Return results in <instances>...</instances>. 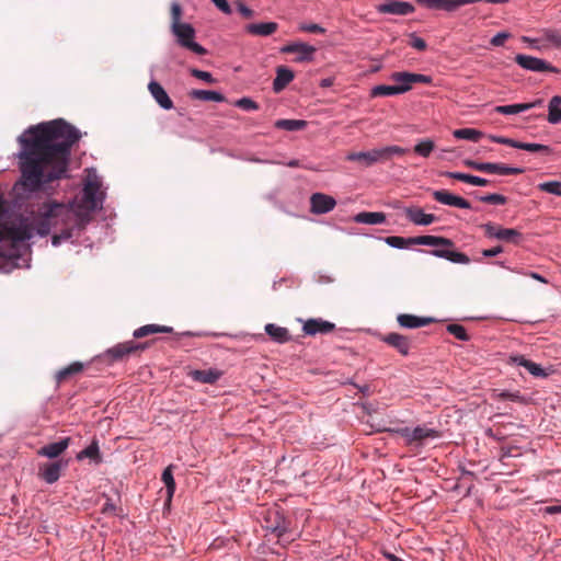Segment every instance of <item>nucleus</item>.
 <instances>
[{"label":"nucleus","instance_id":"nucleus-24","mask_svg":"<svg viewBox=\"0 0 561 561\" xmlns=\"http://www.w3.org/2000/svg\"><path fill=\"white\" fill-rule=\"evenodd\" d=\"M541 104V100H537L530 103H519V104H511V105H499L494 108V112L503 115H514L522 113L524 111L530 110L537 105Z\"/></svg>","mask_w":561,"mask_h":561},{"label":"nucleus","instance_id":"nucleus-46","mask_svg":"<svg viewBox=\"0 0 561 561\" xmlns=\"http://www.w3.org/2000/svg\"><path fill=\"white\" fill-rule=\"evenodd\" d=\"M538 188L542 192H547L550 194L561 196V182H559V181H550V182L540 183L538 185Z\"/></svg>","mask_w":561,"mask_h":561},{"label":"nucleus","instance_id":"nucleus-55","mask_svg":"<svg viewBox=\"0 0 561 561\" xmlns=\"http://www.w3.org/2000/svg\"><path fill=\"white\" fill-rule=\"evenodd\" d=\"M399 436H401L408 445H413V428L410 427H401L394 431Z\"/></svg>","mask_w":561,"mask_h":561},{"label":"nucleus","instance_id":"nucleus-1","mask_svg":"<svg viewBox=\"0 0 561 561\" xmlns=\"http://www.w3.org/2000/svg\"><path fill=\"white\" fill-rule=\"evenodd\" d=\"M80 131L62 118L30 126L18 138L22 185L30 192L44 190L67 171L71 148Z\"/></svg>","mask_w":561,"mask_h":561},{"label":"nucleus","instance_id":"nucleus-52","mask_svg":"<svg viewBox=\"0 0 561 561\" xmlns=\"http://www.w3.org/2000/svg\"><path fill=\"white\" fill-rule=\"evenodd\" d=\"M299 30L307 33H316V34H323L325 33V30L316 23H302L299 25Z\"/></svg>","mask_w":561,"mask_h":561},{"label":"nucleus","instance_id":"nucleus-26","mask_svg":"<svg viewBox=\"0 0 561 561\" xmlns=\"http://www.w3.org/2000/svg\"><path fill=\"white\" fill-rule=\"evenodd\" d=\"M173 328L168 325H160V324H146L142 325L134 331V337L135 339H141L145 336H148L150 334L156 333H172Z\"/></svg>","mask_w":561,"mask_h":561},{"label":"nucleus","instance_id":"nucleus-20","mask_svg":"<svg viewBox=\"0 0 561 561\" xmlns=\"http://www.w3.org/2000/svg\"><path fill=\"white\" fill-rule=\"evenodd\" d=\"M397 321L402 328L416 329L434 322V319L426 317H417L409 313H401L397 317Z\"/></svg>","mask_w":561,"mask_h":561},{"label":"nucleus","instance_id":"nucleus-14","mask_svg":"<svg viewBox=\"0 0 561 561\" xmlns=\"http://www.w3.org/2000/svg\"><path fill=\"white\" fill-rule=\"evenodd\" d=\"M335 329V324L321 318H312L305 321L302 331L306 335H316L318 333L328 334Z\"/></svg>","mask_w":561,"mask_h":561},{"label":"nucleus","instance_id":"nucleus-12","mask_svg":"<svg viewBox=\"0 0 561 561\" xmlns=\"http://www.w3.org/2000/svg\"><path fill=\"white\" fill-rule=\"evenodd\" d=\"M280 51L285 54H297L295 61L304 62L312 60L316 47L306 43L297 42L282 47Z\"/></svg>","mask_w":561,"mask_h":561},{"label":"nucleus","instance_id":"nucleus-41","mask_svg":"<svg viewBox=\"0 0 561 561\" xmlns=\"http://www.w3.org/2000/svg\"><path fill=\"white\" fill-rule=\"evenodd\" d=\"M161 479L167 486L168 497L171 500L175 491V481L172 474L171 466L164 469Z\"/></svg>","mask_w":561,"mask_h":561},{"label":"nucleus","instance_id":"nucleus-59","mask_svg":"<svg viewBox=\"0 0 561 561\" xmlns=\"http://www.w3.org/2000/svg\"><path fill=\"white\" fill-rule=\"evenodd\" d=\"M508 37H510L508 33H505V32L497 33L495 36L492 37L491 44L493 46H502Z\"/></svg>","mask_w":561,"mask_h":561},{"label":"nucleus","instance_id":"nucleus-42","mask_svg":"<svg viewBox=\"0 0 561 561\" xmlns=\"http://www.w3.org/2000/svg\"><path fill=\"white\" fill-rule=\"evenodd\" d=\"M435 148V144L431 139L420 141L414 146V152L421 157L427 158Z\"/></svg>","mask_w":561,"mask_h":561},{"label":"nucleus","instance_id":"nucleus-43","mask_svg":"<svg viewBox=\"0 0 561 561\" xmlns=\"http://www.w3.org/2000/svg\"><path fill=\"white\" fill-rule=\"evenodd\" d=\"M541 41L550 43L554 47H561V33L556 30H543Z\"/></svg>","mask_w":561,"mask_h":561},{"label":"nucleus","instance_id":"nucleus-44","mask_svg":"<svg viewBox=\"0 0 561 561\" xmlns=\"http://www.w3.org/2000/svg\"><path fill=\"white\" fill-rule=\"evenodd\" d=\"M82 458L100 460V450L96 442H93L91 445H89L87 448H84L78 454V459Z\"/></svg>","mask_w":561,"mask_h":561},{"label":"nucleus","instance_id":"nucleus-45","mask_svg":"<svg viewBox=\"0 0 561 561\" xmlns=\"http://www.w3.org/2000/svg\"><path fill=\"white\" fill-rule=\"evenodd\" d=\"M447 332L453 334L456 339H458L460 341H468L469 340V335L467 333V330L461 324H457V323L448 324L447 325Z\"/></svg>","mask_w":561,"mask_h":561},{"label":"nucleus","instance_id":"nucleus-16","mask_svg":"<svg viewBox=\"0 0 561 561\" xmlns=\"http://www.w3.org/2000/svg\"><path fill=\"white\" fill-rule=\"evenodd\" d=\"M70 445V437H65L59 442L47 444L37 450L38 456L50 459L58 458Z\"/></svg>","mask_w":561,"mask_h":561},{"label":"nucleus","instance_id":"nucleus-54","mask_svg":"<svg viewBox=\"0 0 561 561\" xmlns=\"http://www.w3.org/2000/svg\"><path fill=\"white\" fill-rule=\"evenodd\" d=\"M370 151L373 154L374 163L390 160L386 147L373 149Z\"/></svg>","mask_w":561,"mask_h":561},{"label":"nucleus","instance_id":"nucleus-22","mask_svg":"<svg viewBox=\"0 0 561 561\" xmlns=\"http://www.w3.org/2000/svg\"><path fill=\"white\" fill-rule=\"evenodd\" d=\"M295 78L294 72L285 67L278 66L276 68V78L273 81V90L276 93L283 91Z\"/></svg>","mask_w":561,"mask_h":561},{"label":"nucleus","instance_id":"nucleus-40","mask_svg":"<svg viewBox=\"0 0 561 561\" xmlns=\"http://www.w3.org/2000/svg\"><path fill=\"white\" fill-rule=\"evenodd\" d=\"M516 148L526 150V151H530V152H540V153H550L551 152V149L549 146L541 145V144H530V142L517 141Z\"/></svg>","mask_w":561,"mask_h":561},{"label":"nucleus","instance_id":"nucleus-15","mask_svg":"<svg viewBox=\"0 0 561 561\" xmlns=\"http://www.w3.org/2000/svg\"><path fill=\"white\" fill-rule=\"evenodd\" d=\"M433 197L436 202L444 204V205L454 206V207H458V208H465V209L471 208V204L467 199H465L460 196L454 195L446 190L434 191Z\"/></svg>","mask_w":561,"mask_h":561},{"label":"nucleus","instance_id":"nucleus-8","mask_svg":"<svg viewBox=\"0 0 561 561\" xmlns=\"http://www.w3.org/2000/svg\"><path fill=\"white\" fill-rule=\"evenodd\" d=\"M514 60L518 66H520L522 68H524L526 70H530V71H535V72H545V71L554 72V73L559 72L558 68L553 67L551 64L547 62L546 60L537 58V57L518 54L515 56Z\"/></svg>","mask_w":561,"mask_h":561},{"label":"nucleus","instance_id":"nucleus-53","mask_svg":"<svg viewBox=\"0 0 561 561\" xmlns=\"http://www.w3.org/2000/svg\"><path fill=\"white\" fill-rule=\"evenodd\" d=\"M501 400H511L515 402L525 403V399L519 394V392H511V391H502L497 394Z\"/></svg>","mask_w":561,"mask_h":561},{"label":"nucleus","instance_id":"nucleus-3","mask_svg":"<svg viewBox=\"0 0 561 561\" xmlns=\"http://www.w3.org/2000/svg\"><path fill=\"white\" fill-rule=\"evenodd\" d=\"M386 243L390 247L403 249L409 245L422 244L431 247H443V249H434L430 253L436 257L446 259L453 263L468 264L470 259L467 254L453 250L454 242L445 237L438 236H417L411 238H403L391 236L387 237Z\"/></svg>","mask_w":561,"mask_h":561},{"label":"nucleus","instance_id":"nucleus-29","mask_svg":"<svg viewBox=\"0 0 561 561\" xmlns=\"http://www.w3.org/2000/svg\"><path fill=\"white\" fill-rule=\"evenodd\" d=\"M354 221L365 225H379L386 221V215L380 211H362L354 217Z\"/></svg>","mask_w":561,"mask_h":561},{"label":"nucleus","instance_id":"nucleus-56","mask_svg":"<svg viewBox=\"0 0 561 561\" xmlns=\"http://www.w3.org/2000/svg\"><path fill=\"white\" fill-rule=\"evenodd\" d=\"M490 138L492 141H494L496 144L506 145V146H510L513 148H516V145H517V140L506 138V137L491 136Z\"/></svg>","mask_w":561,"mask_h":561},{"label":"nucleus","instance_id":"nucleus-19","mask_svg":"<svg viewBox=\"0 0 561 561\" xmlns=\"http://www.w3.org/2000/svg\"><path fill=\"white\" fill-rule=\"evenodd\" d=\"M188 376L194 381H197L201 383L214 385L220 379V377L222 376V371H220L216 368H209V369H204V370L195 369V370H191L188 373Z\"/></svg>","mask_w":561,"mask_h":561},{"label":"nucleus","instance_id":"nucleus-60","mask_svg":"<svg viewBox=\"0 0 561 561\" xmlns=\"http://www.w3.org/2000/svg\"><path fill=\"white\" fill-rule=\"evenodd\" d=\"M504 251V248L502 245H496L491 249H485L482 251V255L485 257H492L501 254Z\"/></svg>","mask_w":561,"mask_h":561},{"label":"nucleus","instance_id":"nucleus-13","mask_svg":"<svg viewBox=\"0 0 561 561\" xmlns=\"http://www.w3.org/2000/svg\"><path fill=\"white\" fill-rule=\"evenodd\" d=\"M336 205V201L327 194L314 193L310 197V210L312 214H327L331 211Z\"/></svg>","mask_w":561,"mask_h":561},{"label":"nucleus","instance_id":"nucleus-33","mask_svg":"<svg viewBox=\"0 0 561 561\" xmlns=\"http://www.w3.org/2000/svg\"><path fill=\"white\" fill-rule=\"evenodd\" d=\"M190 98L193 100H201V101H213V102H224L226 100L225 95L216 92V91H208V90H192L188 93Z\"/></svg>","mask_w":561,"mask_h":561},{"label":"nucleus","instance_id":"nucleus-32","mask_svg":"<svg viewBox=\"0 0 561 561\" xmlns=\"http://www.w3.org/2000/svg\"><path fill=\"white\" fill-rule=\"evenodd\" d=\"M265 332L268 334L275 342L285 343L290 340L289 331L286 328L278 327L274 323H268L265 325Z\"/></svg>","mask_w":561,"mask_h":561},{"label":"nucleus","instance_id":"nucleus-17","mask_svg":"<svg viewBox=\"0 0 561 561\" xmlns=\"http://www.w3.org/2000/svg\"><path fill=\"white\" fill-rule=\"evenodd\" d=\"M407 218L415 225L428 226L437 220L433 214H425L420 207L404 208Z\"/></svg>","mask_w":561,"mask_h":561},{"label":"nucleus","instance_id":"nucleus-2","mask_svg":"<svg viewBox=\"0 0 561 561\" xmlns=\"http://www.w3.org/2000/svg\"><path fill=\"white\" fill-rule=\"evenodd\" d=\"M100 187L98 179L88 180L72 206L47 199L38 207L32 222L21 221L18 226L5 228L8 238L12 242H21L31 239L35 232L47 236L59 221L67 225L73 221L78 230H82L90 221L92 213L102 207L103 193Z\"/></svg>","mask_w":561,"mask_h":561},{"label":"nucleus","instance_id":"nucleus-7","mask_svg":"<svg viewBox=\"0 0 561 561\" xmlns=\"http://www.w3.org/2000/svg\"><path fill=\"white\" fill-rule=\"evenodd\" d=\"M148 343H135L134 341H128L108 348L102 356L108 362H119L129 354L144 351Z\"/></svg>","mask_w":561,"mask_h":561},{"label":"nucleus","instance_id":"nucleus-37","mask_svg":"<svg viewBox=\"0 0 561 561\" xmlns=\"http://www.w3.org/2000/svg\"><path fill=\"white\" fill-rule=\"evenodd\" d=\"M307 126V122L302 119H278L275 127L288 131L300 130Z\"/></svg>","mask_w":561,"mask_h":561},{"label":"nucleus","instance_id":"nucleus-23","mask_svg":"<svg viewBox=\"0 0 561 561\" xmlns=\"http://www.w3.org/2000/svg\"><path fill=\"white\" fill-rule=\"evenodd\" d=\"M511 360L518 366L525 367L535 377H547L548 373L538 364L525 358L523 355H515Z\"/></svg>","mask_w":561,"mask_h":561},{"label":"nucleus","instance_id":"nucleus-18","mask_svg":"<svg viewBox=\"0 0 561 561\" xmlns=\"http://www.w3.org/2000/svg\"><path fill=\"white\" fill-rule=\"evenodd\" d=\"M385 343L396 348L401 355L407 356L410 351V340L399 333H389L381 339Z\"/></svg>","mask_w":561,"mask_h":561},{"label":"nucleus","instance_id":"nucleus-47","mask_svg":"<svg viewBox=\"0 0 561 561\" xmlns=\"http://www.w3.org/2000/svg\"><path fill=\"white\" fill-rule=\"evenodd\" d=\"M479 199L482 203L494 204V205H504L507 202V198L504 195L496 194V193L480 196Z\"/></svg>","mask_w":561,"mask_h":561},{"label":"nucleus","instance_id":"nucleus-27","mask_svg":"<svg viewBox=\"0 0 561 561\" xmlns=\"http://www.w3.org/2000/svg\"><path fill=\"white\" fill-rule=\"evenodd\" d=\"M444 175L449 179H455V180H458V181H461L465 183H469L472 185H477V186H486L491 183L489 180H486L484 178H480V176H476V175H471V174H467V173H461V172H445Z\"/></svg>","mask_w":561,"mask_h":561},{"label":"nucleus","instance_id":"nucleus-51","mask_svg":"<svg viewBox=\"0 0 561 561\" xmlns=\"http://www.w3.org/2000/svg\"><path fill=\"white\" fill-rule=\"evenodd\" d=\"M410 38H411V41H410L409 45L411 47H413L420 51H423L427 48L426 42L423 38L416 36L415 33H411Z\"/></svg>","mask_w":561,"mask_h":561},{"label":"nucleus","instance_id":"nucleus-58","mask_svg":"<svg viewBox=\"0 0 561 561\" xmlns=\"http://www.w3.org/2000/svg\"><path fill=\"white\" fill-rule=\"evenodd\" d=\"M101 512L105 515L114 516L117 514V507L107 499L106 502L103 504Z\"/></svg>","mask_w":561,"mask_h":561},{"label":"nucleus","instance_id":"nucleus-36","mask_svg":"<svg viewBox=\"0 0 561 561\" xmlns=\"http://www.w3.org/2000/svg\"><path fill=\"white\" fill-rule=\"evenodd\" d=\"M548 122L558 124L561 121V96L554 95L549 102Z\"/></svg>","mask_w":561,"mask_h":561},{"label":"nucleus","instance_id":"nucleus-49","mask_svg":"<svg viewBox=\"0 0 561 561\" xmlns=\"http://www.w3.org/2000/svg\"><path fill=\"white\" fill-rule=\"evenodd\" d=\"M236 106H238V107H240V108H242L244 111H256V110H259V104L256 102H254L250 98L239 99L236 102Z\"/></svg>","mask_w":561,"mask_h":561},{"label":"nucleus","instance_id":"nucleus-11","mask_svg":"<svg viewBox=\"0 0 561 561\" xmlns=\"http://www.w3.org/2000/svg\"><path fill=\"white\" fill-rule=\"evenodd\" d=\"M377 11L383 14L409 15L415 11V8L413 4L405 1L388 0L379 4Z\"/></svg>","mask_w":561,"mask_h":561},{"label":"nucleus","instance_id":"nucleus-61","mask_svg":"<svg viewBox=\"0 0 561 561\" xmlns=\"http://www.w3.org/2000/svg\"><path fill=\"white\" fill-rule=\"evenodd\" d=\"M237 9L238 11L245 18V19H250L253 16V10H251L250 8H248L243 2L241 1H238L237 2Z\"/></svg>","mask_w":561,"mask_h":561},{"label":"nucleus","instance_id":"nucleus-35","mask_svg":"<svg viewBox=\"0 0 561 561\" xmlns=\"http://www.w3.org/2000/svg\"><path fill=\"white\" fill-rule=\"evenodd\" d=\"M407 92V88H398L394 85L380 84L376 85L371 90V96H390L396 94H402Z\"/></svg>","mask_w":561,"mask_h":561},{"label":"nucleus","instance_id":"nucleus-25","mask_svg":"<svg viewBox=\"0 0 561 561\" xmlns=\"http://www.w3.org/2000/svg\"><path fill=\"white\" fill-rule=\"evenodd\" d=\"M417 3L431 10H442L449 13L457 10L455 0H417Z\"/></svg>","mask_w":561,"mask_h":561},{"label":"nucleus","instance_id":"nucleus-4","mask_svg":"<svg viewBox=\"0 0 561 561\" xmlns=\"http://www.w3.org/2000/svg\"><path fill=\"white\" fill-rule=\"evenodd\" d=\"M481 229L484 231V236L489 239H497L515 245L523 241L522 232L514 228H504L494 222H486L481 225Z\"/></svg>","mask_w":561,"mask_h":561},{"label":"nucleus","instance_id":"nucleus-38","mask_svg":"<svg viewBox=\"0 0 561 561\" xmlns=\"http://www.w3.org/2000/svg\"><path fill=\"white\" fill-rule=\"evenodd\" d=\"M453 135L457 139H466L471 141H478L482 137V133L473 128L456 129L454 130Z\"/></svg>","mask_w":561,"mask_h":561},{"label":"nucleus","instance_id":"nucleus-10","mask_svg":"<svg viewBox=\"0 0 561 561\" xmlns=\"http://www.w3.org/2000/svg\"><path fill=\"white\" fill-rule=\"evenodd\" d=\"M68 466L66 460H56L39 465L38 477L48 484H53L60 478V472Z\"/></svg>","mask_w":561,"mask_h":561},{"label":"nucleus","instance_id":"nucleus-5","mask_svg":"<svg viewBox=\"0 0 561 561\" xmlns=\"http://www.w3.org/2000/svg\"><path fill=\"white\" fill-rule=\"evenodd\" d=\"M171 31L173 35L176 37L179 45H181L182 47L187 48L201 56L207 54L206 48H204L198 43L194 42L195 30L191 24L183 23L174 27H171Z\"/></svg>","mask_w":561,"mask_h":561},{"label":"nucleus","instance_id":"nucleus-39","mask_svg":"<svg viewBox=\"0 0 561 561\" xmlns=\"http://www.w3.org/2000/svg\"><path fill=\"white\" fill-rule=\"evenodd\" d=\"M348 161H357L364 167H370L374 164L371 151L366 152H351L347 154Z\"/></svg>","mask_w":561,"mask_h":561},{"label":"nucleus","instance_id":"nucleus-34","mask_svg":"<svg viewBox=\"0 0 561 561\" xmlns=\"http://www.w3.org/2000/svg\"><path fill=\"white\" fill-rule=\"evenodd\" d=\"M82 370H83V364L80 362H73L69 366L60 369L56 374V381L58 383H61L65 380H67L69 377H71L72 375L79 374Z\"/></svg>","mask_w":561,"mask_h":561},{"label":"nucleus","instance_id":"nucleus-62","mask_svg":"<svg viewBox=\"0 0 561 561\" xmlns=\"http://www.w3.org/2000/svg\"><path fill=\"white\" fill-rule=\"evenodd\" d=\"M211 2L220 10L222 11L224 13L226 14H230L231 13V8L229 5V3L227 2V0H211Z\"/></svg>","mask_w":561,"mask_h":561},{"label":"nucleus","instance_id":"nucleus-9","mask_svg":"<svg viewBox=\"0 0 561 561\" xmlns=\"http://www.w3.org/2000/svg\"><path fill=\"white\" fill-rule=\"evenodd\" d=\"M391 80L394 81L398 88H407V92L412 89V85L414 83H424V84H431L432 83V77L421 75V73H412L407 71L401 72H393L391 75Z\"/></svg>","mask_w":561,"mask_h":561},{"label":"nucleus","instance_id":"nucleus-48","mask_svg":"<svg viewBox=\"0 0 561 561\" xmlns=\"http://www.w3.org/2000/svg\"><path fill=\"white\" fill-rule=\"evenodd\" d=\"M181 18H182V8H181L180 3L173 2L171 4V27L183 24V22H181Z\"/></svg>","mask_w":561,"mask_h":561},{"label":"nucleus","instance_id":"nucleus-63","mask_svg":"<svg viewBox=\"0 0 561 561\" xmlns=\"http://www.w3.org/2000/svg\"><path fill=\"white\" fill-rule=\"evenodd\" d=\"M548 514H561V505H551L545 508Z\"/></svg>","mask_w":561,"mask_h":561},{"label":"nucleus","instance_id":"nucleus-6","mask_svg":"<svg viewBox=\"0 0 561 561\" xmlns=\"http://www.w3.org/2000/svg\"><path fill=\"white\" fill-rule=\"evenodd\" d=\"M465 165L476 171L490 174L517 175L524 173V169L522 168L507 167L503 163L478 162L473 160H466Z\"/></svg>","mask_w":561,"mask_h":561},{"label":"nucleus","instance_id":"nucleus-28","mask_svg":"<svg viewBox=\"0 0 561 561\" xmlns=\"http://www.w3.org/2000/svg\"><path fill=\"white\" fill-rule=\"evenodd\" d=\"M278 28L277 23L275 22H267V23H253L247 25L245 30L248 33L252 35H259V36H268L275 33Z\"/></svg>","mask_w":561,"mask_h":561},{"label":"nucleus","instance_id":"nucleus-21","mask_svg":"<svg viewBox=\"0 0 561 561\" xmlns=\"http://www.w3.org/2000/svg\"><path fill=\"white\" fill-rule=\"evenodd\" d=\"M148 89L152 95V98L156 100V102L164 110H171L173 107V102L169 98L168 93L163 89V87L156 82L151 81L148 84Z\"/></svg>","mask_w":561,"mask_h":561},{"label":"nucleus","instance_id":"nucleus-50","mask_svg":"<svg viewBox=\"0 0 561 561\" xmlns=\"http://www.w3.org/2000/svg\"><path fill=\"white\" fill-rule=\"evenodd\" d=\"M191 75L196 78V79H199V80H203L207 83H215L217 82V80L211 76L210 72H207V71H203V70H199V69H191Z\"/></svg>","mask_w":561,"mask_h":561},{"label":"nucleus","instance_id":"nucleus-57","mask_svg":"<svg viewBox=\"0 0 561 561\" xmlns=\"http://www.w3.org/2000/svg\"><path fill=\"white\" fill-rule=\"evenodd\" d=\"M389 159L393 156H403L408 152V149L399 147V146H388L386 147Z\"/></svg>","mask_w":561,"mask_h":561},{"label":"nucleus","instance_id":"nucleus-30","mask_svg":"<svg viewBox=\"0 0 561 561\" xmlns=\"http://www.w3.org/2000/svg\"><path fill=\"white\" fill-rule=\"evenodd\" d=\"M413 445H422L426 439L439 437V432L425 426H416L413 428Z\"/></svg>","mask_w":561,"mask_h":561},{"label":"nucleus","instance_id":"nucleus-31","mask_svg":"<svg viewBox=\"0 0 561 561\" xmlns=\"http://www.w3.org/2000/svg\"><path fill=\"white\" fill-rule=\"evenodd\" d=\"M58 226H61L62 229L60 233L54 234L51 238V243L55 247L59 245L61 241L70 239L72 237L73 229H78V226L73 221H70L68 225L66 222L59 221L56 226H53L51 228H56Z\"/></svg>","mask_w":561,"mask_h":561},{"label":"nucleus","instance_id":"nucleus-64","mask_svg":"<svg viewBox=\"0 0 561 561\" xmlns=\"http://www.w3.org/2000/svg\"><path fill=\"white\" fill-rule=\"evenodd\" d=\"M386 557H387V559H388V560H390V561H404V560H402L401 558H399V557H397V556H394V554H392V553H387V554H386Z\"/></svg>","mask_w":561,"mask_h":561}]
</instances>
